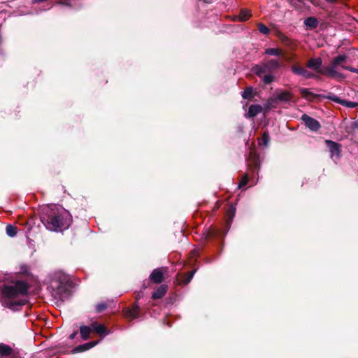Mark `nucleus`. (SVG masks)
<instances>
[{
	"mask_svg": "<svg viewBox=\"0 0 358 358\" xmlns=\"http://www.w3.org/2000/svg\"><path fill=\"white\" fill-rule=\"evenodd\" d=\"M269 72L280 67V63L278 59H270L264 62Z\"/></svg>",
	"mask_w": 358,
	"mask_h": 358,
	"instance_id": "obj_17",
	"label": "nucleus"
},
{
	"mask_svg": "<svg viewBox=\"0 0 358 358\" xmlns=\"http://www.w3.org/2000/svg\"><path fill=\"white\" fill-rule=\"evenodd\" d=\"M195 271L189 272L187 275H182L177 278V282L180 285H185L188 284L193 278Z\"/></svg>",
	"mask_w": 358,
	"mask_h": 358,
	"instance_id": "obj_13",
	"label": "nucleus"
},
{
	"mask_svg": "<svg viewBox=\"0 0 358 358\" xmlns=\"http://www.w3.org/2000/svg\"><path fill=\"white\" fill-rule=\"evenodd\" d=\"M92 331V325L90 326H81L80 327V336L83 340L86 341L90 338V335Z\"/></svg>",
	"mask_w": 358,
	"mask_h": 358,
	"instance_id": "obj_16",
	"label": "nucleus"
},
{
	"mask_svg": "<svg viewBox=\"0 0 358 358\" xmlns=\"http://www.w3.org/2000/svg\"><path fill=\"white\" fill-rule=\"evenodd\" d=\"M72 0H60L58 3L64 6H71L72 4L71 3Z\"/></svg>",
	"mask_w": 358,
	"mask_h": 358,
	"instance_id": "obj_34",
	"label": "nucleus"
},
{
	"mask_svg": "<svg viewBox=\"0 0 358 358\" xmlns=\"http://www.w3.org/2000/svg\"><path fill=\"white\" fill-rule=\"evenodd\" d=\"M274 77L273 75L268 73L262 76V81L264 84L268 85L273 81Z\"/></svg>",
	"mask_w": 358,
	"mask_h": 358,
	"instance_id": "obj_30",
	"label": "nucleus"
},
{
	"mask_svg": "<svg viewBox=\"0 0 358 358\" xmlns=\"http://www.w3.org/2000/svg\"><path fill=\"white\" fill-rule=\"evenodd\" d=\"M199 255L198 254V251L197 250H193L192 252L191 253V257H197Z\"/></svg>",
	"mask_w": 358,
	"mask_h": 358,
	"instance_id": "obj_35",
	"label": "nucleus"
},
{
	"mask_svg": "<svg viewBox=\"0 0 358 358\" xmlns=\"http://www.w3.org/2000/svg\"><path fill=\"white\" fill-rule=\"evenodd\" d=\"M236 213V208L232 204L230 205L227 210L226 217L227 224L229 225L232 222Z\"/></svg>",
	"mask_w": 358,
	"mask_h": 358,
	"instance_id": "obj_21",
	"label": "nucleus"
},
{
	"mask_svg": "<svg viewBox=\"0 0 358 358\" xmlns=\"http://www.w3.org/2000/svg\"><path fill=\"white\" fill-rule=\"evenodd\" d=\"M253 72L258 76L259 77H262V76L266 73H268L267 67H266V64L263 63L261 65L255 66L253 69Z\"/></svg>",
	"mask_w": 358,
	"mask_h": 358,
	"instance_id": "obj_18",
	"label": "nucleus"
},
{
	"mask_svg": "<svg viewBox=\"0 0 358 358\" xmlns=\"http://www.w3.org/2000/svg\"><path fill=\"white\" fill-rule=\"evenodd\" d=\"M265 53L268 55L279 56L282 55V50L278 48H267Z\"/></svg>",
	"mask_w": 358,
	"mask_h": 358,
	"instance_id": "obj_25",
	"label": "nucleus"
},
{
	"mask_svg": "<svg viewBox=\"0 0 358 358\" xmlns=\"http://www.w3.org/2000/svg\"><path fill=\"white\" fill-rule=\"evenodd\" d=\"M106 308V304L101 303L96 306V310L97 313H101Z\"/></svg>",
	"mask_w": 358,
	"mask_h": 358,
	"instance_id": "obj_32",
	"label": "nucleus"
},
{
	"mask_svg": "<svg viewBox=\"0 0 358 358\" xmlns=\"http://www.w3.org/2000/svg\"><path fill=\"white\" fill-rule=\"evenodd\" d=\"M328 2L333 3L335 2L336 0H327Z\"/></svg>",
	"mask_w": 358,
	"mask_h": 358,
	"instance_id": "obj_37",
	"label": "nucleus"
},
{
	"mask_svg": "<svg viewBox=\"0 0 358 358\" xmlns=\"http://www.w3.org/2000/svg\"><path fill=\"white\" fill-rule=\"evenodd\" d=\"M248 176L247 175H245L241 181L239 183V185H238V187L239 188H241V187H243L245 185H246V184L248 183Z\"/></svg>",
	"mask_w": 358,
	"mask_h": 358,
	"instance_id": "obj_33",
	"label": "nucleus"
},
{
	"mask_svg": "<svg viewBox=\"0 0 358 358\" xmlns=\"http://www.w3.org/2000/svg\"><path fill=\"white\" fill-rule=\"evenodd\" d=\"M13 350L11 347L4 343H0V357L1 358H6L12 356Z\"/></svg>",
	"mask_w": 358,
	"mask_h": 358,
	"instance_id": "obj_10",
	"label": "nucleus"
},
{
	"mask_svg": "<svg viewBox=\"0 0 358 358\" xmlns=\"http://www.w3.org/2000/svg\"><path fill=\"white\" fill-rule=\"evenodd\" d=\"M99 341H91L83 345H80L75 348L76 352H83L94 347Z\"/></svg>",
	"mask_w": 358,
	"mask_h": 358,
	"instance_id": "obj_20",
	"label": "nucleus"
},
{
	"mask_svg": "<svg viewBox=\"0 0 358 358\" xmlns=\"http://www.w3.org/2000/svg\"><path fill=\"white\" fill-rule=\"evenodd\" d=\"M269 136L267 133L264 132L262 135V137L261 139H259V144L260 145H264L265 146H266L268 143V141H269Z\"/></svg>",
	"mask_w": 358,
	"mask_h": 358,
	"instance_id": "obj_29",
	"label": "nucleus"
},
{
	"mask_svg": "<svg viewBox=\"0 0 358 358\" xmlns=\"http://www.w3.org/2000/svg\"><path fill=\"white\" fill-rule=\"evenodd\" d=\"M326 144L329 148L331 158L333 159L334 160L338 159L340 156L339 145L337 143H335L329 140L326 141Z\"/></svg>",
	"mask_w": 358,
	"mask_h": 358,
	"instance_id": "obj_5",
	"label": "nucleus"
},
{
	"mask_svg": "<svg viewBox=\"0 0 358 358\" xmlns=\"http://www.w3.org/2000/svg\"><path fill=\"white\" fill-rule=\"evenodd\" d=\"M322 60L321 58H311L307 63V66L313 70L316 71L317 73L323 74V69H321Z\"/></svg>",
	"mask_w": 358,
	"mask_h": 358,
	"instance_id": "obj_7",
	"label": "nucleus"
},
{
	"mask_svg": "<svg viewBox=\"0 0 358 358\" xmlns=\"http://www.w3.org/2000/svg\"><path fill=\"white\" fill-rule=\"evenodd\" d=\"M299 92L302 96L306 99H309L310 96H313V93L310 92L309 90L307 88H300Z\"/></svg>",
	"mask_w": 358,
	"mask_h": 358,
	"instance_id": "obj_28",
	"label": "nucleus"
},
{
	"mask_svg": "<svg viewBox=\"0 0 358 358\" xmlns=\"http://www.w3.org/2000/svg\"><path fill=\"white\" fill-rule=\"evenodd\" d=\"M139 315V308L137 306H135L130 309H127L124 310V315L129 320H134L138 317Z\"/></svg>",
	"mask_w": 358,
	"mask_h": 358,
	"instance_id": "obj_14",
	"label": "nucleus"
},
{
	"mask_svg": "<svg viewBox=\"0 0 358 358\" xmlns=\"http://www.w3.org/2000/svg\"><path fill=\"white\" fill-rule=\"evenodd\" d=\"M253 89L252 87L246 88L242 93V96L243 99H250L252 96Z\"/></svg>",
	"mask_w": 358,
	"mask_h": 358,
	"instance_id": "obj_27",
	"label": "nucleus"
},
{
	"mask_svg": "<svg viewBox=\"0 0 358 358\" xmlns=\"http://www.w3.org/2000/svg\"><path fill=\"white\" fill-rule=\"evenodd\" d=\"M28 285L23 281L5 285L1 289L2 305L11 310H17L28 301Z\"/></svg>",
	"mask_w": 358,
	"mask_h": 358,
	"instance_id": "obj_1",
	"label": "nucleus"
},
{
	"mask_svg": "<svg viewBox=\"0 0 358 358\" xmlns=\"http://www.w3.org/2000/svg\"><path fill=\"white\" fill-rule=\"evenodd\" d=\"M292 99V94L288 91H280L275 94V99L280 101L287 102Z\"/></svg>",
	"mask_w": 358,
	"mask_h": 358,
	"instance_id": "obj_11",
	"label": "nucleus"
},
{
	"mask_svg": "<svg viewBox=\"0 0 358 358\" xmlns=\"http://www.w3.org/2000/svg\"><path fill=\"white\" fill-rule=\"evenodd\" d=\"M347 59L348 57L345 55H340L334 57L331 60L329 66L323 68V74L331 78H335L338 80H343L345 78V76L337 71V69L339 66L343 69L358 73L357 69L345 65V62H346Z\"/></svg>",
	"mask_w": 358,
	"mask_h": 358,
	"instance_id": "obj_3",
	"label": "nucleus"
},
{
	"mask_svg": "<svg viewBox=\"0 0 358 358\" xmlns=\"http://www.w3.org/2000/svg\"><path fill=\"white\" fill-rule=\"evenodd\" d=\"M262 110V108L259 105H251L249 107L248 116L250 117H252L259 114Z\"/></svg>",
	"mask_w": 358,
	"mask_h": 358,
	"instance_id": "obj_22",
	"label": "nucleus"
},
{
	"mask_svg": "<svg viewBox=\"0 0 358 358\" xmlns=\"http://www.w3.org/2000/svg\"><path fill=\"white\" fill-rule=\"evenodd\" d=\"M304 24L307 29H313L317 27L318 21L314 17H309L304 20Z\"/></svg>",
	"mask_w": 358,
	"mask_h": 358,
	"instance_id": "obj_19",
	"label": "nucleus"
},
{
	"mask_svg": "<svg viewBox=\"0 0 358 358\" xmlns=\"http://www.w3.org/2000/svg\"><path fill=\"white\" fill-rule=\"evenodd\" d=\"M57 280L53 279L51 282V287L57 288L59 291L63 289L64 285L67 282V277L64 274H59Z\"/></svg>",
	"mask_w": 358,
	"mask_h": 358,
	"instance_id": "obj_8",
	"label": "nucleus"
},
{
	"mask_svg": "<svg viewBox=\"0 0 358 358\" xmlns=\"http://www.w3.org/2000/svg\"><path fill=\"white\" fill-rule=\"evenodd\" d=\"M150 278L155 283H160L164 280V273L160 268H156L150 274Z\"/></svg>",
	"mask_w": 358,
	"mask_h": 358,
	"instance_id": "obj_9",
	"label": "nucleus"
},
{
	"mask_svg": "<svg viewBox=\"0 0 358 358\" xmlns=\"http://www.w3.org/2000/svg\"><path fill=\"white\" fill-rule=\"evenodd\" d=\"M41 220L51 231L68 228L71 223V215L61 206H52L42 210Z\"/></svg>",
	"mask_w": 358,
	"mask_h": 358,
	"instance_id": "obj_2",
	"label": "nucleus"
},
{
	"mask_svg": "<svg viewBox=\"0 0 358 358\" xmlns=\"http://www.w3.org/2000/svg\"><path fill=\"white\" fill-rule=\"evenodd\" d=\"M249 159L250 161V166L253 165L255 169L259 167V157L255 151H250Z\"/></svg>",
	"mask_w": 358,
	"mask_h": 358,
	"instance_id": "obj_23",
	"label": "nucleus"
},
{
	"mask_svg": "<svg viewBox=\"0 0 358 358\" xmlns=\"http://www.w3.org/2000/svg\"><path fill=\"white\" fill-rule=\"evenodd\" d=\"M258 29L263 34H268L270 32L269 29L261 23L258 24Z\"/></svg>",
	"mask_w": 358,
	"mask_h": 358,
	"instance_id": "obj_31",
	"label": "nucleus"
},
{
	"mask_svg": "<svg viewBox=\"0 0 358 358\" xmlns=\"http://www.w3.org/2000/svg\"><path fill=\"white\" fill-rule=\"evenodd\" d=\"M6 234L10 237H14L17 234V227L9 224L6 227Z\"/></svg>",
	"mask_w": 358,
	"mask_h": 358,
	"instance_id": "obj_26",
	"label": "nucleus"
},
{
	"mask_svg": "<svg viewBox=\"0 0 358 358\" xmlns=\"http://www.w3.org/2000/svg\"><path fill=\"white\" fill-rule=\"evenodd\" d=\"M167 286L165 285H160L157 290L152 294V298L154 299H158L162 298L167 291Z\"/></svg>",
	"mask_w": 358,
	"mask_h": 358,
	"instance_id": "obj_15",
	"label": "nucleus"
},
{
	"mask_svg": "<svg viewBox=\"0 0 358 358\" xmlns=\"http://www.w3.org/2000/svg\"><path fill=\"white\" fill-rule=\"evenodd\" d=\"M301 120L304 122L306 126L312 131H316L320 128V122L306 114L302 115Z\"/></svg>",
	"mask_w": 358,
	"mask_h": 358,
	"instance_id": "obj_4",
	"label": "nucleus"
},
{
	"mask_svg": "<svg viewBox=\"0 0 358 358\" xmlns=\"http://www.w3.org/2000/svg\"><path fill=\"white\" fill-rule=\"evenodd\" d=\"M292 72L298 76H301L305 78H316L317 76L312 72L306 70V69L294 65L292 66Z\"/></svg>",
	"mask_w": 358,
	"mask_h": 358,
	"instance_id": "obj_6",
	"label": "nucleus"
},
{
	"mask_svg": "<svg viewBox=\"0 0 358 358\" xmlns=\"http://www.w3.org/2000/svg\"><path fill=\"white\" fill-rule=\"evenodd\" d=\"M76 334H77V332H76V331H75V332L72 333V334L69 336V338H70L71 340L74 339V338H76Z\"/></svg>",
	"mask_w": 358,
	"mask_h": 358,
	"instance_id": "obj_36",
	"label": "nucleus"
},
{
	"mask_svg": "<svg viewBox=\"0 0 358 358\" xmlns=\"http://www.w3.org/2000/svg\"><path fill=\"white\" fill-rule=\"evenodd\" d=\"M250 16L251 13L249 10L243 9L241 10L238 17L241 21H246L250 18Z\"/></svg>",
	"mask_w": 358,
	"mask_h": 358,
	"instance_id": "obj_24",
	"label": "nucleus"
},
{
	"mask_svg": "<svg viewBox=\"0 0 358 358\" xmlns=\"http://www.w3.org/2000/svg\"><path fill=\"white\" fill-rule=\"evenodd\" d=\"M92 327V331H94L98 334L102 336V335H107L109 332L107 331L106 327L102 324H99L98 322H93L91 324Z\"/></svg>",
	"mask_w": 358,
	"mask_h": 358,
	"instance_id": "obj_12",
	"label": "nucleus"
}]
</instances>
